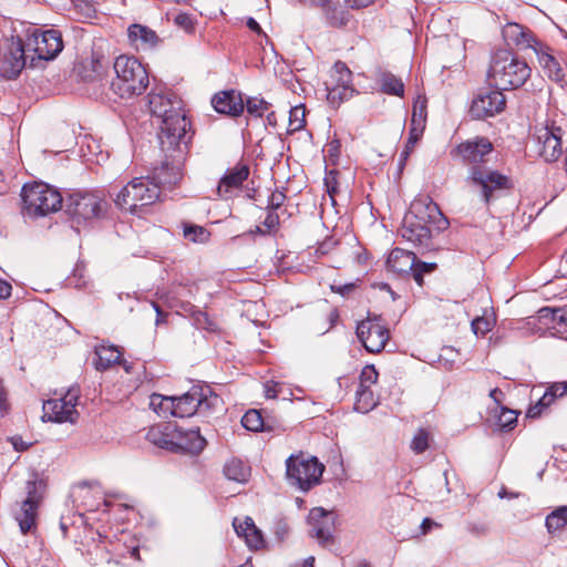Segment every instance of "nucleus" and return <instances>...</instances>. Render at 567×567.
I'll list each match as a JSON object with an SVG mask.
<instances>
[{
    "instance_id": "obj_1",
    "label": "nucleus",
    "mask_w": 567,
    "mask_h": 567,
    "mask_svg": "<svg viewBox=\"0 0 567 567\" xmlns=\"http://www.w3.org/2000/svg\"><path fill=\"white\" fill-rule=\"evenodd\" d=\"M169 100L161 94L150 96V107L154 115L162 118L158 134L161 151L165 159L162 162L157 177L162 183H175L179 176L181 163L184 155L183 138L189 122L179 111L169 105Z\"/></svg>"
},
{
    "instance_id": "obj_2",
    "label": "nucleus",
    "mask_w": 567,
    "mask_h": 567,
    "mask_svg": "<svg viewBox=\"0 0 567 567\" xmlns=\"http://www.w3.org/2000/svg\"><path fill=\"white\" fill-rule=\"evenodd\" d=\"M449 227L439 205L427 195H419L403 218L402 237L415 246H427L434 231Z\"/></svg>"
},
{
    "instance_id": "obj_3",
    "label": "nucleus",
    "mask_w": 567,
    "mask_h": 567,
    "mask_svg": "<svg viewBox=\"0 0 567 567\" xmlns=\"http://www.w3.org/2000/svg\"><path fill=\"white\" fill-rule=\"evenodd\" d=\"M530 74L528 63L509 50H498L492 56L488 76L498 90L518 89Z\"/></svg>"
},
{
    "instance_id": "obj_4",
    "label": "nucleus",
    "mask_w": 567,
    "mask_h": 567,
    "mask_svg": "<svg viewBox=\"0 0 567 567\" xmlns=\"http://www.w3.org/2000/svg\"><path fill=\"white\" fill-rule=\"evenodd\" d=\"M115 78L111 87L121 97L141 95L148 86V74L143 64L134 56L120 55L114 64Z\"/></svg>"
},
{
    "instance_id": "obj_5",
    "label": "nucleus",
    "mask_w": 567,
    "mask_h": 567,
    "mask_svg": "<svg viewBox=\"0 0 567 567\" xmlns=\"http://www.w3.org/2000/svg\"><path fill=\"white\" fill-rule=\"evenodd\" d=\"M161 195L159 185L151 177H135L121 188L115 204L131 214L138 215L155 204Z\"/></svg>"
},
{
    "instance_id": "obj_6",
    "label": "nucleus",
    "mask_w": 567,
    "mask_h": 567,
    "mask_svg": "<svg viewBox=\"0 0 567 567\" xmlns=\"http://www.w3.org/2000/svg\"><path fill=\"white\" fill-rule=\"evenodd\" d=\"M22 210L30 217H44L62 207V196L58 189L34 182L25 184L21 190Z\"/></svg>"
},
{
    "instance_id": "obj_7",
    "label": "nucleus",
    "mask_w": 567,
    "mask_h": 567,
    "mask_svg": "<svg viewBox=\"0 0 567 567\" xmlns=\"http://www.w3.org/2000/svg\"><path fill=\"white\" fill-rule=\"evenodd\" d=\"M173 400L172 416L176 417H189L196 413L208 415L221 404V399L209 386L199 385L193 386L179 396H173Z\"/></svg>"
},
{
    "instance_id": "obj_8",
    "label": "nucleus",
    "mask_w": 567,
    "mask_h": 567,
    "mask_svg": "<svg viewBox=\"0 0 567 567\" xmlns=\"http://www.w3.org/2000/svg\"><path fill=\"white\" fill-rule=\"evenodd\" d=\"M324 465L315 456L292 454L286 460V476L290 485L308 492L320 483Z\"/></svg>"
},
{
    "instance_id": "obj_9",
    "label": "nucleus",
    "mask_w": 567,
    "mask_h": 567,
    "mask_svg": "<svg viewBox=\"0 0 567 567\" xmlns=\"http://www.w3.org/2000/svg\"><path fill=\"white\" fill-rule=\"evenodd\" d=\"M467 183L481 192L482 199L489 204L496 194L507 192L514 187L509 176L485 165L471 166Z\"/></svg>"
},
{
    "instance_id": "obj_10",
    "label": "nucleus",
    "mask_w": 567,
    "mask_h": 567,
    "mask_svg": "<svg viewBox=\"0 0 567 567\" xmlns=\"http://www.w3.org/2000/svg\"><path fill=\"white\" fill-rule=\"evenodd\" d=\"M31 66L37 62L53 60L63 49L61 33L50 29L41 31L35 29L27 35L24 42Z\"/></svg>"
},
{
    "instance_id": "obj_11",
    "label": "nucleus",
    "mask_w": 567,
    "mask_h": 567,
    "mask_svg": "<svg viewBox=\"0 0 567 567\" xmlns=\"http://www.w3.org/2000/svg\"><path fill=\"white\" fill-rule=\"evenodd\" d=\"M324 86L328 102L333 106H338L343 101L349 100L354 93L352 72L343 62H336L329 70Z\"/></svg>"
},
{
    "instance_id": "obj_12",
    "label": "nucleus",
    "mask_w": 567,
    "mask_h": 567,
    "mask_svg": "<svg viewBox=\"0 0 567 567\" xmlns=\"http://www.w3.org/2000/svg\"><path fill=\"white\" fill-rule=\"evenodd\" d=\"M79 396L80 390L72 386L63 396L45 401L43 404V416L56 423H75L79 419V411L76 410Z\"/></svg>"
},
{
    "instance_id": "obj_13",
    "label": "nucleus",
    "mask_w": 567,
    "mask_h": 567,
    "mask_svg": "<svg viewBox=\"0 0 567 567\" xmlns=\"http://www.w3.org/2000/svg\"><path fill=\"white\" fill-rule=\"evenodd\" d=\"M357 336L367 351L378 353L382 351L390 338L389 330L380 318H367L357 326Z\"/></svg>"
},
{
    "instance_id": "obj_14",
    "label": "nucleus",
    "mask_w": 567,
    "mask_h": 567,
    "mask_svg": "<svg viewBox=\"0 0 567 567\" xmlns=\"http://www.w3.org/2000/svg\"><path fill=\"white\" fill-rule=\"evenodd\" d=\"M29 59L27 48L21 39L11 38L4 45L0 58V74L13 79L20 74Z\"/></svg>"
},
{
    "instance_id": "obj_15",
    "label": "nucleus",
    "mask_w": 567,
    "mask_h": 567,
    "mask_svg": "<svg viewBox=\"0 0 567 567\" xmlns=\"http://www.w3.org/2000/svg\"><path fill=\"white\" fill-rule=\"evenodd\" d=\"M563 130L555 125H545L536 131L538 154L545 162H557L564 154Z\"/></svg>"
},
{
    "instance_id": "obj_16",
    "label": "nucleus",
    "mask_w": 567,
    "mask_h": 567,
    "mask_svg": "<svg viewBox=\"0 0 567 567\" xmlns=\"http://www.w3.org/2000/svg\"><path fill=\"white\" fill-rule=\"evenodd\" d=\"M106 203L93 194H75L70 197L68 212L78 223L99 217Z\"/></svg>"
},
{
    "instance_id": "obj_17",
    "label": "nucleus",
    "mask_w": 567,
    "mask_h": 567,
    "mask_svg": "<svg viewBox=\"0 0 567 567\" xmlns=\"http://www.w3.org/2000/svg\"><path fill=\"white\" fill-rule=\"evenodd\" d=\"M177 442L173 443L172 441L167 439H158L159 431L158 429H151L148 432V437L151 441H153L156 445L163 447L173 450L174 446H177L181 450L187 451L189 453H199L204 450L206 445L205 439L200 435L198 430H189L187 432H177Z\"/></svg>"
},
{
    "instance_id": "obj_18",
    "label": "nucleus",
    "mask_w": 567,
    "mask_h": 567,
    "mask_svg": "<svg viewBox=\"0 0 567 567\" xmlns=\"http://www.w3.org/2000/svg\"><path fill=\"white\" fill-rule=\"evenodd\" d=\"M41 487L42 482L40 481H29L27 483L28 496L22 503L20 513L17 515L20 530L23 534L30 532L35 524L37 509L41 499Z\"/></svg>"
},
{
    "instance_id": "obj_19",
    "label": "nucleus",
    "mask_w": 567,
    "mask_h": 567,
    "mask_svg": "<svg viewBox=\"0 0 567 567\" xmlns=\"http://www.w3.org/2000/svg\"><path fill=\"white\" fill-rule=\"evenodd\" d=\"M506 100L501 91L478 94L472 102L471 114L476 118L494 116L505 109Z\"/></svg>"
},
{
    "instance_id": "obj_20",
    "label": "nucleus",
    "mask_w": 567,
    "mask_h": 567,
    "mask_svg": "<svg viewBox=\"0 0 567 567\" xmlns=\"http://www.w3.org/2000/svg\"><path fill=\"white\" fill-rule=\"evenodd\" d=\"M502 35L507 45L516 47L518 50L532 49L534 51L538 42L534 33L526 27L508 22L502 29Z\"/></svg>"
},
{
    "instance_id": "obj_21",
    "label": "nucleus",
    "mask_w": 567,
    "mask_h": 567,
    "mask_svg": "<svg viewBox=\"0 0 567 567\" xmlns=\"http://www.w3.org/2000/svg\"><path fill=\"white\" fill-rule=\"evenodd\" d=\"M492 150L493 145L487 138L468 141L457 146V153L462 159L472 166L482 165L484 156L489 154Z\"/></svg>"
},
{
    "instance_id": "obj_22",
    "label": "nucleus",
    "mask_w": 567,
    "mask_h": 567,
    "mask_svg": "<svg viewBox=\"0 0 567 567\" xmlns=\"http://www.w3.org/2000/svg\"><path fill=\"white\" fill-rule=\"evenodd\" d=\"M249 171L245 165L229 169L223 176L217 186V195L224 199L233 197L239 190L243 182L247 179Z\"/></svg>"
},
{
    "instance_id": "obj_23",
    "label": "nucleus",
    "mask_w": 567,
    "mask_h": 567,
    "mask_svg": "<svg viewBox=\"0 0 567 567\" xmlns=\"http://www.w3.org/2000/svg\"><path fill=\"white\" fill-rule=\"evenodd\" d=\"M212 105L220 114L238 116L244 111V101L235 90L221 91L214 95Z\"/></svg>"
},
{
    "instance_id": "obj_24",
    "label": "nucleus",
    "mask_w": 567,
    "mask_h": 567,
    "mask_svg": "<svg viewBox=\"0 0 567 567\" xmlns=\"http://www.w3.org/2000/svg\"><path fill=\"white\" fill-rule=\"evenodd\" d=\"M534 52L545 75L551 81L560 82L565 76L564 70L550 48L540 42L535 47Z\"/></svg>"
},
{
    "instance_id": "obj_25",
    "label": "nucleus",
    "mask_w": 567,
    "mask_h": 567,
    "mask_svg": "<svg viewBox=\"0 0 567 567\" xmlns=\"http://www.w3.org/2000/svg\"><path fill=\"white\" fill-rule=\"evenodd\" d=\"M127 37L130 44L137 51L151 50L159 42V38L154 30L138 23L128 27Z\"/></svg>"
},
{
    "instance_id": "obj_26",
    "label": "nucleus",
    "mask_w": 567,
    "mask_h": 567,
    "mask_svg": "<svg viewBox=\"0 0 567 567\" xmlns=\"http://www.w3.org/2000/svg\"><path fill=\"white\" fill-rule=\"evenodd\" d=\"M308 522L311 526V536L318 542H327L331 537L332 522L330 514L322 507H315L308 515Z\"/></svg>"
},
{
    "instance_id": "obj_27",
    "label": "nucleus",
    "mask_w": 567,
    "mask_h": 567,
    "mask_svg": "<svg viewBox=\"0 0 567 567\" xmlns=\"http://www.w3.org/2000/svg\"><path fill=\"white\" fill-rule=\"evenodd\" d=\"M414 266L415 255L401 248L392 249L386 259L388 269L399 275L412 272Z\"/></svg>"
},
{
    "instance_id": "obj_28",
    "label": "nucleus",
    "mask_w": 567,
    "mask_h": 567,
    "mask_svg": "<svg viewBox=\"0 0 567 567\" xmlns=\"http://www.w3.org/2000/svg\"><path fill=\"white\" fill-rule=\"evenodd\" d=\"M234 528L238 536L243 537L250 548H260L265 540L262 533L257 528L251 517H245L243 522L235 518Z\"/></svg>"
},
{
    "instance_id": "obj_29",
    "label": "nucleus",
    "mask_w": 567,
    "mask_h": 567,
    "mask_svg": "<svg viewBox=\"0 0 567 567\" xmlns=\"http://www.w3.org/2000/svg\"><path fill=\"white\" fill-rule=\"evenodd\" d=\"M537 319L544 324H551L553 336H559L567 340V312L558 309L542 308L538 311Z\"/></svg>"
},
{
    "instance_id": "obj_30",
    "label": "nucleus",
    "mask_w": 567,
    "mask_h": 567,
    "mask_svg": "<svg viewBox=\"0 0 567 567\" xmlns=\"http://www.w3.org/2000/svg\"><path fill=\"white\" fill-rule=\"evenodd\" d=\"M109 61L103 56H92L83 66L82 76L85 81L99 82L106 78Z\"/></svg>"
},
{
    "instance_id": "obj_31",
    "label": "nucleus",
    "mask_w": 567,
    "mask_h": 567,
    "mask_svg": "<svg viewBox=\"0 0 567 567\" xmlns=\"http://www.w3.org/2000/svg\"><path fill=\"white\" fill-rule=\"evenodd\" d=\"M225 476L238 483H246L250 475V468L239 458H230L224 466Z\"/></svg>"
},
{
    "instance_id": "obj_32",
    "label": "nucleus",
    "mask_w": 567,
    "mask_h": 567,
    "mask_svg": "<svg viewBox=\"0 0 567 567\" xmlns=\"http://www.w3.org/2000/svg\"><path fill=\"white\" fill-rule=\"evenodd\" d=\"M97 360L95 365L97 369L105 370L112 364L118 362L121 358L120 351L113 346H101L96 349Z\"/></svg>"
},
{
    "instance_id": "obj_33",
    "label": "nucleus",
    "mask_w": 567,
    "mask_h": 567,
    "mask_svg": "<svg viewBox=\"0 0 567 567\" xmlns=\"http://www.w3.org/2000/svg\"><path fill=\"white\" fill-rule=\"evenodd\" d=\"M425 107H426L425 100L419 97L414 103L412 118H411L410 131L415 132L421 135L423 134V131L425 128V120H426Z\"/></svg>"
},
{
    "instance_id": "obj_34",
    "label": "nucleus",
    "mask_w": 567,
    "mask_h": 567,
    "mask_svg": "<svg viewBox=\"0 0 567 567\" xmlns=\"http://www.w3.org/2000/svg\"><path fill=\"white\" fill-rule=\"evenodd\" d=\"M382 92L391 95L402 96L404 93V84L401 79L391 73H383L380 78Z\"/></svg>"
},
{
    "instance_id": "obj_35",
    "label": "nucleus",
    "mask_w": 567,
    "mask_h": 567,
    "mask_svg": "<svg viewBox=\"0 0 567 567\" xmlns=\"http://www.w3.org/2000/svg\"><path fill=\"white\" fill-rule=\"evenodd\" d=\"M150 406L159 415L168 416L172 415L174 408L173 396H164L161 394H152L150 398Z\"/></svg>"
},
{
    "instance_id": "obj_36",
    "label": "nucleus",
    "mask_w": 567,
    "mask_h": 567,
    "mask_svg": "<svg viewBox=\"0 0 567 567\" xmlns=\"http://www.w3.org/2000/svg\"><path fill=\"white\" fill-rule=\"evenodd\" d=\"M546 528L549 533L560 530L567 525V506H560L546 517Z\"/></svg>"
},
{
    "instance_id": "obj_37",
    "label": "nucleus",
    "mask_w": 567,
    "mask_h": 567,
    "mask_svg": "<svg viewBox=\"0 0 567 567\" xmlns=\"http://www.w3.org/2000/svg\"><path fill=\"white\" fill-rule=\"evenodd\" d=\"M173 24L187 34L195 33L197 27L196 18L188 12L178 11L172 17Z\"/></svg>"
},
{
    "instance_id": "obj_38",
    "label": "nucleus",
    "mask_w": 567,
    "mask_h": 567,
    "mask_svg": "<svg viewBox=\"0 0 567 567\" xmlns=\"http://www.w3.org/2000/svg\"><path fill=\"white\" fill-rule=\"evenodd\" d=\"M355 398V410L361 413H367L375 406L373 392L370 388L359 386Z\"/></svg>"
},
{
    "instance_id": "obj_39",
    "label": "nucleus",
    "mask_w": 567,
    "mask_h": 567,
    "mask_svg": "<svg viewBox=\"0 0 567 567\" xmlns=\"http://www.w3.org/2000/svg\"><path fill=\"white\" fill-rule=\"evenodd\" d=\"M306 125V107L302 104L290 109L288 132L293 133L302 130Z\"/></svg>"
},
{
    "instance_id": "obj_40",
    "label": "nucleus",
    "mask_w": 567,
    "mask_h": 567,
    "mask_svg": "<svg viewBox=\"0 0 567 567\" xmlns=\"http://www.w3.org/2000/svg\"><path fill=\"white\" fill-rule=\"evenodd\" d=\"M495 317L493 313L486 315L484 313L481 317H477L472 320L471 327L472 331L475 336H485L495 326Z\"/></svg>"
},
{
    "instance_id": "obj_41",
    "label": "nucleus",
    "mask_w": 567,
    "mask_h": 567,
    "mask_svg": "<svg viewBox=\"0 0 567 567\" xmlns=\"http://www.w3.org/2000/svg\"><path fill=\"white\" fill-rule=\"evenodd\" d=\"M241 424L245 429L252 432L264 431V420L257 410L247 411L241 417Z\"/></svg>"
},
{
    "instance_id": "obj_42",
    "label": "nucleus",
    "mask_w": 567,
    "mask_h": 567,
    "mask_svg": "<svg viewBox=\"0 0 567 567\" xmlns=\"http://www.w3.org/2000/svg\"><path fill=\"white\" fill-rule=\"evenodd\" d=\"M184 236L193 243H206L208 241L210 234L203 226L190 225L184 227Z\"/></svg>"
},
{
    "instance_id": "obj_43",
    "label": "nucleus",
    "mask_w": 567,
    "mask_h": 567,
    "mask_svg": "<svg viewBox=\"0 0 567 567\" xmlns=\"http://www.w3.org/2000/svg\"><path fill=\"white\" fill-rule=\"evenodd\" d=\"M518 413L507 408H501L497 416V426L501 430H512L517 423Z\"/></svg>"
},
{
    "instance_id": "obj_44",
    "label": "nucleus",
    "mask_w": 567,
    "mask_h": 567,
    "mask_svg": "<svg viewBox=\"0 0 567 567\" xmlns=\"http://www.w3.org/2000/svg\"><path fill=\"white\" fill-rule=\"evenodd\" d=\"M421 136H422L421 134H417L415 132H412V131L409 132L408 142L405 144L404 150L401 152L400 158H399V169H400V172H402V169L404 168L405 163H406L410 154L412 153L415 144L419 142Z\"/></svg>"
},
{
    "instance_id": "obj_45",
    "label": "nucleus",
    "mask_w": 567,
    "mask_h": 567,
    "mask_svg": "<svg viewBox=\"0 0 567 567\" xmlns=\"http://www.w3.org/2000/svg\"><path fill=\"white\" fill-rule=\"evenodd\" d=\"M279 226V216L275 210H269L265 220H264V227L265 229H261L259 226L256 227L255 230H251L252 234H271L275 231Z\"/></svg>"
},
{
    "instance_id": "obj_46",
    "label": "nucleus",
    "mask_w": 567,
    "mask_h": 567,
    "mask_svg": "<svg viewBox=\"0 0 567 567\" xmlns=\"http://www.w3.org/2000/svg\"><path fill=\"white\" fill-rule=\"evenodd\" d=\"M247 112L250 115L261 117L264 113L268 110L269 103L265 101L264 99L259 97H250L247 103Z\"/></svg>"
},
{
    "instance_id": "obj_47",
    "label": "nucleus",
    "mask_w": 567,
    "mask_h": 567,
    "mask_svg": "<svg viewBox=\"0 0 567 567\" xmlns=\"http://www.w3.org/2000/svg\"><path fill=\"white\" fill-rule=\"evenodd\" d=\"M429 447V433L420 429L411 441V449L413 452L420 454Z\"/></svg>"
},
{
    "instance_id": "obj_48",
    "label": "nucleus",
    "mask_w": 567,
    "mask_h": 567,
    "mask_svg": "<svg viewBox=\"0 0 567 567\" xmlns=\"http://www.w3.org/2000/svg\"><path fill=\"white\" fill-rule=\"evenodd\" d=\"M379 373L373 365H365L360 374V385L361 388H370L372 384L377 383Z\"/></svg>"
},
{
    "instance_id": "obj_49",
    "label": "nucleus",
    "mask_w": 567,
    "mask_h": 567,
    "mask_svg": "<svg viewBox=\"0 0 567 567\" xmlns=\"http://www.w3.org/2000/svg\"><path fill=\"white\" fill-rule=\"evenodd\" d=\"M548 398V395L543 394V396L527 410L526 416L530 419L540 416L543 412L551 405Z\"/></svg>"
},
{
    "instance_id": "obj_50",
    "label": "nucleus",
    "mask_w": 567,
    "mask_h": 567,
    "mask_svg": "<svg viewBox=\"0 0 567 567\" xmlns=\"http://www.w3.org/2000/svg\"><path fill=\"white\" fill-rule=\"evenodd\" d=\"M567 393V382H555L550 384L546 391L545 395H548L550 403L553 404L556 399L564 396Z\"/></svg>"
},
{
    "instance_id": "obj_51",
    "label": "nucleus",
    "mask_w": 567,
    "mask_h": 567,
    "mask_svg": "<svg viewBox=\"0 0 567 567\" xmlns=\"http://www.w3.org/2000/svg\"><path fill=\"white\" fill-rule=\"evenodd\" d=\"M436 265L431 262H416L415 266L412 269V275L414 280L417 282L419 286L423 284V274L431 272L435 269Z\"/></svg>"
},
{
    "instance_id": "obj_52",
    "label": "nucleus",
    "mask_w": 567,
    "mask_h": 567,
    "mask_svg": "<svg viewBox=\"0 0 567 567\" xmlns=\"http://www.w3.org/2000/svg\"><path fill=\"white\" fill-rule=\"evenodd\" d=\"M285 194L280 190H275L271 193L270 197H269V202H268V207L270 208V210H276L278 209L285 202Z\"/></svg>"
},
{
    "instance_id": "obj_53",
    "label": "nucleus",
    "mask_w": 567,
    "mask_h": 567,
    "mask_svg": "<svg viewBox=\"0 0 567 567\" xmlns=\"http://www.w3.org/2000/svg\"><path fill=\"white\" fill-rule=\"evenodd\" d=\"M355 287H357L355 282H349V284H344V285L332 284L330 286V289L333 292H337V293H339L341 296H348L349 293H351L355 289Z\"/></svg>"
},
{
    "instance_id": "obj_54",
    "label": "nucleus",
    "mask_w": 567,
    "mask_h": 567,
    "mask_svg": "<svg viewBox=\"0 0 567 567\" xmlns=\"http://www.w3.org/2000/svg\"><path fill=\"white\" fill-rule=\"evenodd\" d=\"M9 410L8 394L4 385L0 381V415H4Z\"/></svg>"
},
{
    "instance_id": "obj_55",
    "label": "nucleus",
    "mask_w": 567,
    "mask_h": 567,
    "mask_svg": "<svg viewBox=\"0 0 567 567\" xmlns=\"http://www.w3.org/2000/svg\"><path fill=\"white\" fill-rule=\"evenodd\" d=\"M278 386L277 382L270 381L265 384V395L268 399H275L278 395Z\"/></svg>"
},
{
    "instance_id": "obj_56",
    "label": "nucleus",
    "mask_w": 567,
    "mask_h": 567,
    "mask_svg": "<svg viewBox=\"0 0 567 567\" xmlns=\"http://www.w3.org/2000/svg\"><path fill=\"white\" fill-rule=\"evenodd\" d=\"M372 2L373 0H346V3L353 9L368 7Z\"/></svg>"
},
{
    "instance_id": "obj_57",
    "label": "nucleus",
    "mask_w": 567,
    "mask_h": 567,
    "mask_svg": "<svg viewBox=\"0 0 567 567\" xmlns=\"http://www.w3.org/2000/svg\"><path fill=\"white\" fill-rule=\"evenodd\" d=\"M11 295V285L0 279V298L6 299Z\"/></svg>"
},
{
    "instance_id": "obj_58",
    "label": "nucleus",
    "mask_w": 567,
    "mask_h": 567,
    "mask_svg": "<svg viewBox=\"0 0 567 567\" xmlns=\"http://www.w3.org/2000/svg\"><path fill=\"white\" fill-rule=\"evenodd\" d=\"M246 25L251 30L252 32L257 34H262V30L258 22L254 18H248L246 21Z\"/></svg>"
},
{
    "instance_id": "obj_59",
    "label": "nucleus",
    "mask_w": 567,
    "mask_h": 567,
    "mask_svg": "<svg viewBox=\"0 0 567 567\" xmlns=\"http://www.w3.org/2000/svg\"><path fill=\"white\" fill-rule=\"evenodd\" d=\"M503 392L501 390H498L497 388L495 389H492L489 391V398L496 403V404H501L502 401H503Z\"/></svg>"
},
{
    "instance_id": "obj_60",
    "label": "nucleus",
    "mask_w": 567,
    "mask_h": 567,
    "mask_svg": "<svg viewBox=\"0 0 567 567\" xmlns=\"http://www.w3.org/2000/svg\"><path fill=\"white\" fill-rule=\"evenodd\" d=\"M11 441H12L13 447L17 451H24L28 449V444H25L21 439L12 437Z\"/></svg>"
},
{
    "instance_id": "obj_61",
    "label": "nucleus",
    "mask_w": 567,
    "mask_h": 567,
    "mask_svg": "<svg viewBox=\"0 0 567 567\" xmlns=\"http://www.w3.org/2000/svg\"><path fill=\"white\" fill-rule=\"evenodd\" d=\"M436 525L437 524L435 522H433L432 519L424 518L422 524H421V528H422L423 534H426L432 528V526H436Z\"/></svg>"
},
{
    "instance_id": "obj_62",
    "label": "nucleus",
    "mask_w": 567,
    "mask_h": 567,
    "mask_svg": "<svg viewBox=\"0 0 567 567\" xmlns=\"http://www.w3.org/2000/svg\"><path fill=\"white\" fill-rule=\"evenodd\" d=\"M152 307L155 309L156 311V320H155V324L158 326L163 322L164 320V313L163 311L161 310V308L155 303V302H152Z\"/></svg>"
},
{
    "instance_id": "obj_63",
    "label": "nucleus",
    "mask_w": 567,
    "mask_h": 567,
    "mask_svg": "<svg viewBox=\"0 0 567 567\" xmlns=\"http://www.w3.org/2000/svg\"><path fill=\"white\" fill-rule=\"evenodd\" d=\"M313 561H315V558L312 556H310L305 560V563L301 567H313Z\"/></svg>"
},
{
    "instance_id": "obj_64",
    "label": "nucleus",
    "mask_w": 567,
    "mask_h": 567,
    "mask_svg": "<svg viewBox=\"0 0 567 567\" xmlns=\"http://www.w3.org/2000/svg\"><path fill=\"white\" fill-rule=\"evenodd\" d=\"M239 567H252L250 564H244V565H240Z\"/></svg>"
}]
</instances>
